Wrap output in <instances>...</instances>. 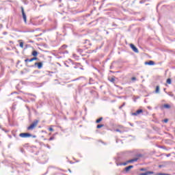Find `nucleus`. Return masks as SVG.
<instances>
[{
    "mask_svg": "<svg viewBox=\"0 0 175 175\" xmlns=\"http://www.w3.org/2000/svg\"><path fill=\"white\" fill-rule=\"evenodd\" d=\"M38 124H39V120H35L32 122V124L27 127V131H33L36 126H38Z\"/></svg>",
    "mask_w": 175,
    "mask_h": 175,
    "instance_id": "f257e3e1",
    "label": "nucleus"
},
{
    "mask_svg": "<svg viewBox=\"0 0 175 175\" xmlns=\"http://www.w3.org/2000/svg\"><path fill=\"white\" fill-rule=\"evenodd\" d=\"M20 137L27 138V137H36V135H32L29 133H22L19 134Z\"/></svg>",
    "mask_w": 175,
    "mask_h": 175,
    "instance_id": "f03ea898",
    "label": "nucleus"
},
{
    "mask_svg": "<svg viewBox=\"0 0 175 175\" xmlns=\"http://www.w3.org/2000/svg\"><path fill=\"white\" fill-rule=\"evenodd\" d=\"M23 18L25 24H27V14H25V12L24 11V7H21Z\"/></svg>",
    "mask_w": 175,
    "mask_h": 175,
    "instance_id": "7ed1b4c3",
    "label": "nucleus"
},
{
    "mask_svg": "<svg viewBox=\"0 0 175 175\" xmlns=\"http://www.w3.org/2000/svg\"><path fill=\"white\" fill-rule=\"evenodd\" d=\"M34 66H37L38 69H42L43 68V62H36Z\"/></svg>",
    "mask_w": 175,
    "mask_h": 175,
    "instance_id": "20e7f679",
    "label": "nucleus"
},
{
    "mask_svg": "<svg viewBox=\"0 0 175 175\" xmlns=\"http://www.w3.org/2000/svg\"><path fill=\"white\" fill-rule=\"evenodd\" d=\"M142 113H143V109H138L135 112H133L131 113V116H137L139 114H142Z\"/></svg>",
    "mask_w": 175,
    "mask_h": 175,
    "instance_id": "39448f33",
    "label": "nucleus"
},
{
    "mask_svg": "<svg viewBox=\"0 0 175 175\" xmlns=\"http://www.w3.org/2000/svg\"><path fill=\"white\" fill-rule=\"evenodd\" d=\"M130 47L135 53H139V49H137L133 44H131Z\"/></svg>",
    "mask_w": 175,
    "mask_h": 175,
    "instance_id": "423d86ee",
    "label": "nucleus"
},
{
    "mask_svg": "<svg viewBox=\"0 0 175 175\" xmlns=\"http://www.w3.org/2000/svg\"><path fill=\"white\" fill-rule=\"evenodd\" d=\"M150 174H154V172H152V171H147V172H144V173H140L138 175H150Z\"/></svg>",
    "mask_w": 175,
    "mask_h": 175,
    "instance_id": "0eeeda50",
    "label": "nucleus"
},
{
    "mask_svg": "<svg viewBox=\"0 0 175 175\" xmlns=\"http://www.w3.org/2000/svg\"><path fill=\"white\" fill-rule=\"evenodd\" d=\"M146 65H150V66H152V65H155V62L152 60H150L149 62H145Z\"/></svg>",
    "mask_w": 175,
    "mask_h": 175,
    "instance_id": "6e6552de",
    "label": "nucleus"
},
{
    "mask_svg": "<svg viewBox=\"0 0 175 175\" xmlns=\"http://www.w3.org/2000/svg\"><path fill=\"white\" fill-rule=\"evenodd\" d=\"M137 158H134L133 159L128 160L127 162H129V163H133V162H137Z\"/></svg>",
    "mask_w": 175,
    "mask_h": 175,
    "instance_id": "1a4fd4ad",
    "label": "nucleus"
},
{
    "mask_svg": "<svg viewBox=\"0 0 175 175\" xmlns=\"http://www.w3.org/2000/svg\"><path fill=\"white\" fill-rule=\"evenodd\" d=\"M131 169H133V165H129L128 167H126L124 170L125 172H129Z\"/></svg>",
    "mask_w": 175,
    "mask_h": 175,
    "instance_id": "9d476101",
    "label": "nucleus"
},
{
    "mask_svg": "<svg viewBox=\"0 0 175 175\" xmlns=\"http://www.w3.org/2000/svg\"><path fill=\"white\" fill-rule=\"evenodd\" d=\"M77 53H79V54L81 55V54H83V51H84V49L78 48V49H77Z\"/></svg>",
    "mask_w": 175,
    "mask_h": 175,
    "instance_id": "9b49d317",
    "label": "nucleus"
},
{
    "mask_svg": "<svg viewBox=\"0 0 175 175\" xmlns=\"http://www.w3.org/2000/svg\"><path fill=\"white\" fill-rule=\"evenodd\" d=\"M31 55H33V57H38V51H33L31 53Z\"/></svg>",
    "mask_w": 175,
    "mask_h": 175,
    "instance_id": "f8f14e48",
    "label": "nucleus"
},
{
    "mask_svg": "<svg viewBox=\"0 0 175 175\" xmlns=\"http://www.w3.org/2000/svg\"><path fill=\"white\" fill-rule=\"evenodd\" d=\"M32 61H33L32 58L25 59V62L26 65H27L28 62H32Z\"/></svg>",
    "mask_w": 175,
    "mask_h": 175,
    "instance_id": "ddd939ff",
    "label": "nucleus"
},
{
    "mask_svg": "<svg viewBox=\"0 0 175 175\" xmlns=\"http://www.w3.org/2000/svg\"><path fill=\"white\" fill-rule=\"evenodd\" d=\"M103 117H100V118H98V119H97V120H96V124H99L101 121H103Z\"/></svg>",
    "mask_w": 175,
    "mask_h": 175,
    "instance_id": "4468645a",
    "label": "nucleus"
},
{
    "mask_svg": "<svg viewBox=\"0 0 175 175\" xmlns=\"http://www.w3.org/2000/svg\"><path fill=\"white\" fill-rule=\"evenodd\" d=\"M128 163H129V162H128V161H126V162H124V163H120L119 165H120V166H126V165H128Z\"/></svg>",
    "mask_w": 175,
    "mask_h": 175,
    "instance_id": "2eb2a0df",
    "label": "nucleus"
},
{
    "mask_svg": "<svg viewBox=\"0 0 175 175\" xmlns=\"http://www.w3.org/2000/svg\"><path fill=\"white\" fill-rule=\"evenodd\" d=\"M109 80L111 83H114L116 81V79L114 77H111V79H109Z\"/></svg>",
    "mask_w": 175,
    "mask_h": 175,
    "instance_id": "dca6fc26",
    "label": "nucleus"
},
{
    "mask_svg": "<svg viewBox=\"0 0 175 175\" xmlns=\"http://www.w3.org/2000/svg\"><path fill=\"white\" fill-rule=\"evenodd\" d=\"M105 126V124H98L96 126L97 129H100V128H103Z\"/></svg>",
    "mask_w": 175,
    "mask_h": 175,
    "instance_id": "f3484780",
    "label": "nucleus"
},
{
    "mask_svg": "<svg viewBox=\"0 0 175 175\" xmlns=\"http://www.w3.org/2000/svg\"><path fill=\"white\" fill-rule=\"evenodd\" d=\"M167 84H172V79L168 78L166 81Z\"/></svg>",
    "mask_w": 175,
    "mask_h": 175,
    "instance_id": "a211bd4d",
    "label": "nucleus"
},
{
    "mask_svg": "<svg viewBox=\"0 0 175 175\" xmlns=\"http://www.w3.org/2000/svg\"><path fill=\"white\" fill-rule=\"evenodd\" d=\"M163 107H165V109H170V105H169L168 104H165L163 105Z\"/></svg>",
    "mask_w": 175,
    "mask_h": 175,
    "instance_id": "6ab92c4d",
    "label": "nucleus"
},
{
    "mask_svg": "<svg viewBox=\"0 0 175 175\" xmlns=\"http://www.w3.org/2000/svg\"><path fill=\"white\" fill-rule=\"evenodd\" d=\"M85 44H89V46H91V44L90 43V40H85Z\"/></svg>",
    "mask_w": 175,
    "mask_h": 175,
    "instance_id": "aec40b11",
    "label": "nucleus"
},
{
    "mask_svg": "<svg viewBox=\"0 0 175 175\" xmlns=\"http://www.w3.org/2000/svg\"><path fill=\"white\" fill-rule=\"evenodd\" d=\"M155 92H156V94H158V92H159V85H157V86L156 87Z\"/></svg>",
    "mask_w": 175,
    "mask_h": 175,
    "instance_id": "412c9836",
    "label": "nucleus"
},
{
    "mask_svg": "<svg viewBox=\"0 0 175 175\" xmlns=\"http://www.w3.org/2000/svg\"><path fill=\"white\" fill-rule=\"evenodd\" d=\"M20 47H21V49L24 48V42H20Z\"/></svg>",
    "mask_w": 175,
    "mask_h": 175,
    "instance_id": "4be33fe9",
    "label": "nucleus"
},
{
    "mask_svg": "<svg viewBox=\"0 0 175 175\" xmlns=\"http://www.w3.org/2000/svg\"><path fill=\"white\" fill-rule=\"evenodd\" d=\"M124 106H125V103H123V104L119 107L120 110H121V109H122Z\"/></svg>",
    "mask_w": 175,
    "mask_h": 175,
    "instance_id": "5701e85b",
    "label": "nucleus"
},
{
    "mask_svg": "<svg viewBox=\"0 0 175 175\" xmlns=\"http://www.w3.org/2000/svg\"><path fill=\"white\" fill-rule=\"evenodd\" d=\"M116 132H119L120 133H122V131H121V130H120L119 129H115Z\"/></svg>",
    "mask_w": 175,
    "mask_h": 175,
    "instance_id": "b1692460",
    "label": "nucleus"
},
{
    "mask_svg": "<svg viewBox=\"0 0 175 175\" xmlns=\"http://www.w3.org/2000/svg\"><path fill=\"white\" fill-rule=\"evenodd\" d=\"M67 47H68V45H66V44L62 46V49H66Z\"/></svg>",
    "mask_w": 175,
    "mask_h": 175,
    "instance_id": "393cba45",
    "label": "nucleus"
},
{
    "mask_svg": "<svg viewBox=\"0 0 175 175\" xmlns=\"http://www.w3.org/2000/svg\"><path fill=\"white\" fill-rule=\"evenodd\" d=\"M32 59H33V61H36L38 59V57H36V56H34L33 57H32Z\"/></svg>",
    "mask_w": 175,
    "mask_h": 175,
    "instance_id": "a878e982",
    "label": "nucleus"
},
{
    "mask_svg": "<svg viewBox=\"0 0 175 175\" xmlns=\"http://www.w3.org/2000/svg\"><path fill=\"white\" fill-rule=\"evenodd\" d=\"M139 170H140V172H146V170H147V169H146V168H141Z\"/></svg>",
    "mask_w": 175,
    "mask_h": 175,
    "instance_id": "bb28decb",
    "label": "nucleus"
},
{
    "mask_svg": "<svg viewBox=\"0 0 175 175\" xmlns=\"http://www.w3.org/2000/svg\"><path fill=\"white\" fill-rule=\"evenodd\" d=\"M27 95H31V96H34L35 98H36V96L35 94H32L31 93H28L27 94Z\"/></svg>",
    "mask_w": 175,
    "mask_h": 175,
    "instance_id": "cd10ccee",
    "label": "nucleus"
},
{
    "mask_svg": "<svg viewBox=\"0 0 175 175\" xmlns=\"http://www.w3.org/2000/svg\"><path fill=\"white\" fill-rule=\"evenodd\" d=\"M168 95L172 97L174 96V94H173L172 92L168 93Z\"/></svg>",
    "mask_w": 175,
    "mask_h": 175,
    "instance_id": "c85d7f7f",
    "label": "nucleus"
},
{
    "mask_svg": "<svg viewBox=\"0 0 175 175\" xmlns=\"http://www.w3.org/2000/svg\"><path fill=\"white\" fill-rule=\"evenodd\" d=\"M49 131H50V132H53V131H54V129H53L52 127H50L49 129Z\"/></svg>",
    "mask_w": 175,
    "mask_h": 175,
    "instance_id": "c756f323",
    "label": "nucleus"
},
{
    "mask_svg": "<svg viewBox=\"0 0 175 175\" xmlns=\"http://www.w3.org/2000/svg\"><path fill=\"white\" fill-rule=\"evenodd\" d=\"M49 140V142H51V140H54V137H51Z\"/></svg>",
    "mask_w": 175,
    "mask_h": 175,
    "instance_id": "7c9ffc66",
    "label": "nucleus"
},
{
    "mask_svg": "<svg viewBox=\"0 0 175 175\" xmlns=\"http://www.w3.org/2000/svg\"><path fill=\"white\" fill-rule=\"evenodd\" d=\"M144 2H146V1H144V0H141V1H139V3H144Z\"/></svg>",
    "mask_w": 175,
    "mask_h": 175,
    "instance_id": "2f4dec72",
    "label": "nucleus"
},
{
    "mask_svg": "<svg viewBox=\"0 0 175 175\" xmlns=\"http://www.w3.org/2000/svg\"><path fill=\"white\" fill-rule=\"evenodd\" d=\"M119 128H120V129H124V126L120 125V126H119Z\"/></svg>",
    "mask_w": 175,
    "mask_h": 175,
    "instance_id": "473e14b6",
    "label": "nucleus"
},
{
    "mask_svg": "<svg viewBox=\"0 0 175 175\" xmlns=\"http://www.w3.org/2000/svg\"><path fill=\"white\" fill-rule=\"evenodd\" d=\"M172 154H170V153H169V154H166V157H167V158H169V157H170Z\"/></svg>",
    "mask_w": 175,
    "mask_h": 175,
    "instance_id": "72a5a7b5",
    "label": "nucleus"
},
{
    "mask_svg": "<svg viewBox=\"0 0 175 175\" xmlns=\"http://www.w3.org/2000/svg\"><path fill=\"white\" fill-rule=\"evenodd\" d=\"M80 79H81V77L77 78V79H75L74 80V81H77V80H80Z\"/></svg>",
    "mask_w": 175,
    "mask_h": 175,
    "instance_id": "f704fd0d",
    "label": "nucleus"
},
{
    "mask_svg": "<svg viewBox=\"0 0 175 175\" xmlns=\"http://www.w3.org/2000/svg\"><path fill=\"white\" fill-rule=\"evenodd\" d=\"M131 80H133V81H135V80H136V77H132V78H131Z\"/></svg>",
    "mask_w": 175,
    "mask_h": 175,
    "instance_id": "c9c22d12",
    "label": "nucleus"
},
{
    "mask_svg": "<svg viewBox=\"0 0 175 175\" xmlns=\"http://www.w3.org/2000/svg\"><path fill=\"white\" fill-rule=\"evenodd\" d=\"M168 121H169V120H167V119H165V120H163L164 122H167Z\"/></svg>",
    "mask_w": 175,
    "mask_h": 175,
    "instance_id": "e433bc0d",
    "label": "nucleus"
},
{
    "mask_svg": "<svg viewBox=\"0 0 175 175\" xmlns=\"http://www.w3.org/2000/svg\"><path fill=\"white\" fill-rule=\"evenodd\" d=\"M30 100H31V102H35V98H30Z\"/></svg>",
    "mask_w": 175,
    "mask_h": 175,
    "instance_id": "4c0bfd02",
    "label": "nucleus"
},
{
    "mask_svg": "<svg viewBox=\"0 0 175 175\" xmlns=\"http://www.w3.org/2000/svg\"><path fill=\"white\" fill-rule=\"evenodd\" d=\"M129 125H131V126H133V124L129 122Z\"/></svg>",
    "mask_w": 175,
    "mask_h": 175,
    "instance_id": "58836bf2",
    "label": "nucleus"
},
{
    "mask_svg": "<svg viewBox=\"0 0 175 175\" xmlns=\"http://www.w3.org/2000/svg\"><path fill=\"white\" fill-rule=\"evenodd\" d=\"M21 152H24V149H23V148H21Z\"/></svg>",
    "mask_w": 175,
    "mask_h": 175,
    "instance_id": "ea45409f",
    "label": "nucleus"
},
{
    "mask_svg": "<svg viewBox=\"0 0 175 175\" xmlns=\"http://www.w3.org/2000/svg\"><path fill=\"white\" fill-rule=\"evenodd\" d=\"M159 167H163V165H159Z\"/></svg>",
    "mask_w": 175,
    "mask_h": 175,
    "instance_id": "a19ab883",
    "label": "nucleus"
},
{
    "mask_svg": "<svg viewBox=\"0 0 175 175\" xmlns=\"http://www.w3.org/2000/svg\"><path fill=\"white\" fill-rule=\"evenodd\" d=\"M80 69H81V70H84V68H80Z\"/></svg>",
    "mask_w": 175,
    "mask_h": 175,
    "instance_id": "79ce46f5",
    "label": "nucleus"
},
{
    "mask_svg": "<svg viewBox=\"0 0 175 175\" xmlns=\"http://www.w3.org/2000/svg\"><path fill=\"white\" fill-rule=\"evenodd\" d=\"M18 99H21V96H18Z\"/></svg>",
    "mask_w": 175,
    "mask_h": 175,
    "instance_id": "37998d69",
    "label": "nucleus"
},
{
    "mask_svg": "<svg viewBox=\"0 0 175 175\" xmlns=\"http://www.w3.org/2000/svg\"><path fill=\"white\" fill-rule=\"evenodd\" d=\"M138 157H142V154H139Z\"/></svg>",
    "mask_w": 175,
    "mask_h": 175,
    "instance_id": "c03bdc74",
    "label": "nucleus"
},
{
    "mask_svg": "<svg viewBox=\"0 0 175 175\" xmlns=\"http://www.w3.org/2000/svg\"><path fill=\"white\" fill-rule=\"evenodd\" d=\"M74 68H75V69H76L77 67L75 66Z\"/></svg>",
    "mask_w": 175,
    "mask_h": 175,
    "instance_id": "a18cd8bd",
    "label": "nucleus"
},
{
    "mask_svg": "<svg viewBox=\"0 0 175 175\" xmlns=\"http://www.w3.org/2000/svg\"><path fill=\"white\" fill-rule=\"evenodd\" d=\"M69 172H71L72 171H70V170H69Z\"/></svg>",
    "mask_w": 175,
    "mask_h": 175,
    "instance_id": "49530a36",
    "label": "nucleus"
}]
</instances>
